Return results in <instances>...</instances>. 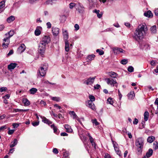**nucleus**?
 Returning <instances> with one entry per match:
<instances>
[{"instance_id": "1", "label": "nucleus", "mask_w": 158, "mask_h": 158, "mask_svg": "<svg viewBox=\"0 0 158 158\" xmlns=\"http://www.w3.org/2000/svg\"><path fill=\"white\" fill-rule=\"evenodd\" d=\"M147 30V27L145 23L140 24L135 31L133 36L134 39L139 41V40L142 39L144 36L145 35Z\"/></svg>"}, {"instance_id": "2", "label": "nucleus", "mask_w": 158, "mask_h": 158, "mask_svg": "<svg viewBox=\"0 0 158 158\" xmlns=\"http://www.w3.org/2000/svg\"><path fill=\"white\" fill-rule=\"evenodd\" d=\"M144 144V139L142 137H139L136 140L135 145L138 155H139L142 153Z\"/></svg>"}, {"instance_id": "3", "label": "nucleus", "mask_w": 158, "mask_h": 158, "mask_svg": "<svg viewBox=\"0 0 158 158\" xmlns=\"http://www.w3.org/2000/svg\"><path fill=\"white\" fill-rule=\"evenodd\" d=\"M14 34V32L13 31H10L8 33L5 34L6 37L4 38L3 40L4 42L2 44V46L3 48H6L8 47V45L10 43V38Z\"/></svg>"}, {"instance_id": "4", "label": "nucleus", "mask_w": 158, "mask_h": 158, "mask_svg": "<svg viewBox=\"0 0 158 158\" xmlns=\"http://www.w3.org/2000/svg\"><path fill=\"white\" fill-rule=\"evenodd\" d=\"M48 66V64L46 63H44L41 65V66L39 69V72L40 76L42 77L45 76L46 73V71L47 70Z\"/></svg>"}, {"instance_id": "5", "label": "nucleus", "mask_w": 158, "mask_h": 158, "mask_svg": "<svg viewBox=\"0 0 158 158\" xmlns=\"http://www.w3.org/2000/svg\"><path fill=\"white\" fill-rule=\"evenodd\" d=\"M107 84L111 86H114L115 84H117V82L116 80H114L112 78H106L104 79Z\"/></svg>"}, {"instance_id": "6", "label": "nucleus", "mask_w": 158, "mask_h": 158, "mask_svg": "<svg viewBox=\"0 0 158 158\" xmlns=\"http://www.w3.org/2000/svg\"><path fill=\"white\" fill-rule=\"evenodd\" d=\"M95 77H90L89 78L85 80L84 83L88 85H91L94 83Z\"/></svg>"}, {"instance_id": "7", "label": "nucleus", "mask_w": 158, "mask_h": 158, "mask_svg": "<svg viewBox=\"0 0 158 158\" xmlns=\"http://www.w3.org/2000/svg\"><path fill=\"white\" fill-rule=\"evenodd\" d=\"M46 45H44L41 43H40L38 48L39 52L41 55L43 54L45 50Z\"/></svg>"}, {"instance_id": "8", "label": "nucleus", "mask_w": 158, "mask_h": 158, "mask_svg": "<svg viewBox=\"0 0 158 158\" xmlns=\"http://www.w3.org/2000/svg\"><path fill=\"white\" fill-rule=\"evenodd\" d=\"M113 142V146L114 149V150L118 155L120 156H122L121 152L119 150V146L118 144H117L116 143H114V142L113 141H112Z\"/></svg>"}, {"instance_id": "9", "label": "nucleus", "mask_w": 158, "mask_h": 158, "mask_svg": "<svg viewBox=\"0 0 158 158\" xmlns=\"http://www.w3.org/2000/svg\"><path fill=\"white\" fill-rule=\"evenodd\" d=\"M76 10L80 13H83L84 11V7L80 3H78L76 6Z\"/></svg>"}, {"instance_id": "10", "label": "nucleus", "mask_w": 158, "mask_h": 158, "mask_svg": "<svg viewBox=\"0 0 158 158\" xmlns=\"http://www.w3.org/2000/svg\"><path fill=\"white\" fill-rule=\"evenodd\" d=\"M50 41V38L48 36H45L43 37L42 40L40 43L46 45Z\"/></svg>"}, {"instance_id": "11", "label": "nucleus", "mask_w": 158, "mask_h": 158, "mask_svg": "<svg viewBox=\"0 0 158 158\" xmlns=\"http://www.w3.org/2000/svg\"><path fill=\"white\" fill-rule=\"evenodd\" d=\"M26 48V46L23 44H21L18 48L17 52L19 53H21L25 50Z\"/></svg>"}, {"instance_id": "12", "label": "nucleus", "mask_w": 158, "mask_h": 158, "mask_svg": "<svg viewBox=\"0 0 158 158\" xmlns=\"http://www.w3.org/2000/svg\"><path fill=\"white\" fill-rule=\"evenodd\" d=\"M87 106L94 110H96L95 106L93 102L91 101H88L86 103Z\"/></svg>"}, {"instance_id": "13", "label": "nucleus", "mask_w": 158, "mask_h": 158, "mask_svg": "<svg viewBox=\"0 0 158 158\" xmlns=\"http://www.w3.org/2000/svg\"><path fill=\"white\" fill-rule=\"evenodd\" d=\"M52 31L53 35L56 36L59 33V29L58 28L53 27L52 28Z\"/></svg>"}, {"instance_id": "14", "label": "nucleus", "mask_w": 158, "mask_h": 158, "mask_svg": "<svg viewBox=\"0 0 158 158\" xmlns=\"http://www.w3.org/2000/svg\"><path fill=\"white\" fill-rule=\"evenodd\" d=\"M41 118L42 119V121L45 123H46L49 125L52 124V122L50 121L49 120L47 119L44 117H42L40 116Z\"/></svg>"}, {"instance_id": "15", "label": "nucleus", "mask_w": 158, "mask_h": 158, "mask_svg": "<svg viewBox=\"0 0 158 158\" xmlns=\"http://www.w3.org/2000/svg\"><path fill=\"white\" fill-rule=\"evenodd\" d=\"M113 50L114 53H118V52H119L124 53L125 51L123 50L121 48H119L117 47H115L113 48Z\"/></svg>"}, {"instance_id": "16", "label": "nucleus", "mask_w": 158, "mask_h": 158, "mask_svg": "<svg viewBox=\"0 0 158 158\" xmlns=\"http://www.w3.org/2000/svg\"><path fill=\"white\" fill-rule=\"evenodd\" d=\"M18 64L16 63H11L8 66V68L9 70H11L13 69Z\"/></svg>"}, {"instance_id": "17", "label": "nucleus", "mask_w": 158, "mask_h": 158, "mask_svg": "<svg viewBox=\"0 0 158 158\" xmlns=\"http://www.w3.org/2000/svg\"><path fill=\"white\" fill-rule=\"evenodd\" d=\"M144 14L145 16L148 18H152L153 16L151 11L150 10L144 13Z\"/></svg>"}, {"instance_id": "18", "label": "nucleus", "mask_w": 158, "mask_h": 158, "mask_svg": "<svg viewBox=\"0 0 158 158\" xmlns=\"http://www.w3.org/2000/svg\"><path fill=\"white\" fill-rule=\"evenodd\" d=\"M63 34L64 36V38L65 41L68 40V33L67 31L65 30L63 32Z\"/></svg>"}, {"instance_id": "19", "label": "nucleus", "mask_w": 158, "mask_h": 158, "mask_svg": "<svg viewBox=\"0 0 158 158\" xmlns=\"http://www.w3.org/2000/svg\"><path fill=\"white\" fill-rule=\"evenodd\" d=\"M57 1V0H47L45 2V4L46 5H52L55 3Z\"/></svg>"}, {"instance_id": "20", "label": "nucleus", "mask_w": 158, "mask_h": 158, "mask_svg": "<svg viewBox=\"0 0 158 158\" xmlns=\"http://www.w3.org/2000/svg\"><path fill=\"white\" fill-rule=\"evenodd\" d=\"M64 128L68 132H71L73 130L71 128L70 126L68 125H65L64 126Z\"/></svg>"}, {"instance_id": "21", "label": "nucleus", "mask_w": 158, "mask_h": 158, "mask_svg": "<svg viewBox=\"0 0 158 158\" xmlns=\"http://www.w3.org/2000/svg\"><path fill=\"white\" fill-rule=\"evenodd\" d=\"M65 50L66 52H68L69 50V42L68 40L65 41Z\"/></svg>"}, {"instance_id": "22", "label": "nucleus", "mask_w": 158, "mask_h": 158, "mask_svg": "<svg viewBox=\"0 0 158 158\" xmlns=\"http://www.w3.org/2000/svg\"><path fill=\"white\" fill-rule=\"evenodd\" d=\"M152 150L151 149H149L148 151L147 152L146 156H147L146 158H148L150 157L152 155Z\"/></svg>"}, {"instance_id": "23", "label": "nucleus", "mask_w": 158, "mask_h": 158, "mask_svg": "<svg viewBox=\"0 0 158 158\" xmlns=\"http://www.w3.org/2000/svg\"><path fill=\"white\" fill-rule=\"evenodd\" d=\"M128 98L130 99H132L134 98L135 97V94L133 91L130 92L127 95Z\"/></svg>"}, {"instance_id": "24", "label": "nucleus", "mask_w": 158, "mask_h": 158, "mask_svg": "<svg viewBox=\"0 0 158 158\" xmlns=\"http://www.w3.org/2000/svg\"><path fill=\"white\" fill-rule=\"evenodd\" d=\"M37 89L34 88H32L29 90L30 94H35L37 92Z\"/></svg>"}, {"instance_id": "25", "label": "nucleus", "mask_w": 158, "mask_h": 158, "mask_svg": "<svg viewBox=\"0 0 158 158\" xmlns=\"http://www.w3.org/2000/svg\"><path fill=\"white\" fill-rule=\"evenodd\" d=\"M23 102L25 106H28L30 104V102L26 98L23 99Z\"/></svg>"}, {"instance_id": "26", "label": "nucleus", "mask_w": 158, "mask_h": 158, "mask_svg": "<svg viewBox=\"0 0 158 158\" xmlns=\"http://www.w3.org/2000/svg\"><path fill=\"white\" fill-rule=\"evenodd\" d=\"M89 140L92 144V146H94V148L95 149L96 148V144L95 142H94L93 139L91 136H89Z\"/></svg>"}, {"instance_id": "27", "label": "nucleus", "mask_w": 158, "mask_h": 158, "mask_svg": "<svg viewBox=\"0 0 158 158\" xmlns=\"http://www.w3.org/2000/svg\"><path fill=\"white\" fill-rule=\"evenodd\" d=\"M15 19L14 17L13 16H11L7 19L6 21L8 23H10L13 21Z\"/></svg>"}, {"instance_id": "28", "label": "nucleus", "mask_w": 158, "mask_h": 158, "mask_svg": "<svg viewBox=\"0 0 158 158\" xmlns=\"http://www.w3.org/2000/svg\"><path fill=\"white\" fill-rule=\"evenodd\" d=\"M17 142L18 141L16 139H14L13 142L11 143L12 144L10 145V147L12 148L15 146L17 144Z\"/></svg>"}, {"instance_id": "29", "label": "nucleus", "mask_w": 158, "mask_h": 158, "mask_svg": "<svg viewBox=\"0 0 158 158\" xmlns=\"http://www.w3.org/2000/svg\"><path fill=\"white\" fill-rule=\"evenodd\" d=\"M144 120L145 121H147L148 120V118L149 117V113L147 111L145 112L144 114Z\"/></svg>"}, {"instance_id": "30", "label": "nucleus", "mask_w": 158, "mask_h": 158, "mask_svg": "<svg viewBox=\"0 0 158 158\" xmlns=\"http://www.w3.org/2000/svg\"><path fill=\"white\" fill-rule=\"evenodd\" d=\"M150 30L152 33H156V26L155 25L151 27Z\"/></svg>"}, {"instance_id": "31", "label": "nucleus", "mask_w": 158, "mask_h": 158, "mask_svg": "<svg viewBox=\"0 0 158 158\" xmlns=\"http://www.w3.org/2000/svg\"><path fill=\"white\" fill-rule=\"evenodd\" d=\"M155 138L153 136L149 137L147 139V141L150 143H152L154 140Z\"/></svg>"}, {"instance_id": "32", "label": "nucleus", "mask_w": 158, "mask_h": 158, "mask_svg": "<svg viewBox=\"0 0 158 158\" xmlns=\"http://www.w3.org/2000/svg\"><path fill=\"white\" fill-rule=\"evenodd\" d=\"M69 114L71 115H72L73 116V119H75L77 118V116L76 114L73 111H70Z\"/></svg>"}, {"instance_id": "33", "label": "nucleus", "mask_w": 158, "mask_h": 158, "mask_svg": "<svg viewBox=\"0 0 158 158\" xmlns=\"http://www.w3.org/2000/svg\"><path fill=\"white\" fill-rule=\"evenodd\" d=\"M110 76L112 77L115 78L116 77L117 74L114 72H111L110 73Z\"/></svg>"}, {"instance_id": "34", "label": "nucleus", "mask_w": 158, "mask_h": 158, "mask_svg": "<svg viewBox=\"0 0 158 158\" xmlns=\"http://www.w3.org/2000/svg\"><path fill=\"white\" fill-rule=\"evenodd\" d=\"M66 19V17L65 15H62L60 17V20L61 23H64Z\"/></svg>"}, {"instance_id": "35", "label": "nucleus", "mask_w": 158, "mask_h": 158, "mask_svg": "<svg viewBox=\"0 0 158 158\" xmlns=\"http://www.w3.org/2000/svg\"><path fill=\"white\" fill-rule=\"evenodd\" d=\"M5 1H2L0 2V10L5 6Z\"/></svg>"}, {"instance_id": "36", "label": "nucleus", "mask_w": 158, "mask_h": 158, "mask_svg": "<svg viewBox=\"0 0 158 158\" xmlns=\"http://www.w3.org/2000/svg\"><path fill=\"white\" fill-rule=\"evenodd\" d=\"M95 56L94 54H92L88 56L87 57V59L91 61L94 59Z\"/></svg>"}, {"instance_id": "37", "label": "nucleus", "mask_w": 158, "mask_h": 158, "mask_svg": "<svg viewBox=\"0 0 158 158\" xmlns=\"http://www.w3.org/2000/svg\"><path fill=\"white\" fill-rule=\"evenodd\" d=\"M51 127L54 130V132L56 133L57 130V129L54 124H53L51 126Z\"/></svg>"}, {"instance_id": "38", "label": "nucleus", "mask_w": 158, "mask_h": 158, "mask_svg": "<svg viewBox=\"0 0 158 158\" xmlns=\"http://www.w3.org/2000/svg\"><path fill=\"white\" fill-rule=\"evenodd\" d=\"M41 33L40 31L38 29L36 28L35 31V34L36 35L38 36Z\"/></svg>"}, {"instance_id": "39", "label": "nucleus", "mask_w": 158, "mask_h": 158, "mask_svg": "<svg viewBox=\"0 0 158 158\" xmlns=\"http://www.w3.org/2000/svg\"><path fill=\"white\" fill-rule=\"evenodd\" d=\"M107 103L110 104L111 105H113V101L112 99L111 98H109L107 100Z\"/></svg>"}, {"instance_id": "40", "label": "nucleus", "mask_w": 158, "mask_h": 158, "mask_svg": "<svg viewBox=\"0 0 158 158\" xmlns=\"http://www.w3.org/2000/svg\"><path fill=\"white\" fill-rule=\"evenodd\" d=\"M153 148L155 150H156L158 148V142L155 141L153 143Z\"/></svg>"}, {"instance_id": "41", "label": "nucleus", "mask_w": 158, "mask_h": 158, "mask_svg": "<svg viewBox=\"0 0 158 158\" xmlns=\"http://www.w3.org/2000/svg\"><path fill=\"white\" fill-rule=\"evenodd\" d=\"M77 4L73 2H71L69 4L70 8L73 9L74 7L76 6Z\"/></svg>"}, {"instance_id": "42", "label": "nucleus", "mask_w": 158, "mask_h": 158, "mask_svg": "<svg viewBox=\"0 0 158 158\" xmlns=\"http://www.w3.org/2000/svg\"><path fill=\"white\" fill-rule=\"evenodd\" d=\"M52 99L54 101L56 102H59L60 100V98L58 97H52Z\"/></svg>"}, {"instance_id": "43", "label": "nucleus", "mask_w": 158, "mask_h": 158, "mask_svg": "<svg viewBox=\"0 0 158 158\" xmlns=\"http://www.w3.org/2000/svg\"><path fill=\"white\" fill-rule=\"evenodd\" d=\"M89 99L90 100L89 101H91L92 102L94 101L95 100V98L94 96L93 95H90L89 97Z\"/></svg>"}, {"instance_id": "44", "label": "nucleus", "mask_w": 158, "mask_h": 158, "mask_svg": "<svg viewBox=\"0 0 158 158\" xmlns=\"http://www.w3.org/2000/svg\"><path fill=\"white\" fill-rule=\"evenodd\" d=\"M134 69L133 67L132 66H129L127 69V70L130 72H132L134 71Z\"/></svg>"}, {"instance_id": "45", "label": "nucleus", "mask_w": 158, "mask_h": 158, "mask_svg": "<svg viewBox=\"0 0 158 158\" xmlns=\"http://www.w3.org/2000/svg\"><path fill=\"white\" fill-rule=\"evenodd\" d=\"M97 52H98L99 54L100 55H102L104 54V52L103 50L98 49L96 51Z\"/></svg>"}, {"instance_id": "46", "label": "nucleus", "mask_w": 158, "mask_h": 158, "mask_svg": "<svg viewBox=\"0 0 158 158\" xmlns=\"http://www.w3.org/2000/svg\"><path fill=\"white\" fill-rule=\"evenodd\" d=\"M8 130L9 131L8 132V133L9 135L12 134L15 131V130H10L9 128H8Z\"/></svg>"}, {"instance_id": "47", "label": "nucleus", "mask_w": 158, "mask_h": 158, "mask_svg": "<svg viewBox=\"0 0 158 158\" xmlns=\"http://www.w3.org/2000/svg\"><path fill=\"white\" fill-rule=\"evenodd\" d=\"M127 62V60L126 59H123L121 61V63L123 64H126Z\"/></svg>"}, {"instance_id": "48", "label": "nucleus", "mask_w": 158, "mask_h": 158, "mask_svg": "<svg viewBox=\"0 0 158 158\" xmlns=\"http://www.w3.org/2000/svg\"><path fill=\"white\" fill-rule=\"evenodd\" d=\"M92 122L93 124H94L96 126L99 124V123L97 121L96 119L92 120Z\"/></svg>"}, {"instance_id": "49", "label": "nucleus", "mask_w": 158, "mask_h": 158, "mask_svg": "<svg viewBox=\"0 0 158 158\" xmlns=\"http://www.w3.org/2000/svg\"><path fill=\"white\" fill-rule=\"evenodd\" d=\"M20 124V123H14L13 124L12 126H13V128H17L19 126V124Z\"/></svg>"}, {"instance_id": "50", "label": "nucleus", "mask_w": 158, "mask_h": 158, "mask_svg": "<svg viewBox=\"0 0 158 158\" xmlns=\"http://www.w3.org/2000/svg\"><path fill=\"white\" fill-rule=\"evenodd\" d=\"M7 89L6 87H3L0 88V92H3V91H6L7 90Z\"/></svg>"}, {"instance_id": "51", "label": "nucleus", "mask_w": 158, "mask_h": 158, "mask_svg": "<svg viewBox=\"0 0 158 158\" xmlns=\"http://www.w3.org/2000/svg\"><path fill=\"white\" fill-rule=\"evenodd\" d=\"M77 120L80 123V124L81 125H82V123L81 122V120H82V121L84 120V118H82L81 119H80L78 117L77 118H76Z\"/></svg>"}, {"instance_id": "52", "label": "nucleus", "mask_w": 158, "mask_h": 158, "mask_svg": "<svg viewBox=\"0 0 158 158\" xmlns=\"http://www.w3.org/2000/svg\"><path fill=\"white\" fill-rule=\"evenodd\" d=\"M74 27L75 28V30L76 31H77L79 29V25L77 24H75L74 26Z\"/></svg>"}, {"instance_id": "53", "label": "nucleus", "mask_w": 158, "mask_h": 158, "mask_svg": "<svg viewBox=\"0 0 158 158\" xmlns=\"http://www.w3.org/2000/svg\"><path fill=\"white\" fill-rule=\"evenodd\" d=\"M13 53V51L12 50H10L9 52L7 54V56H8L11 55H12Z\"/></svg>"}, {"instance_id": "54", "label": "nucleus", "mask_w": 158, "mask_h": 158, "mask_svg": "<svg viewBox=\"0 0 158 158\" xmlns=\"http://www.w3.org/2000/svg\"><path fill=\"white\" fill-rule=\"evenodd\" d=\"M46 25L47 26V28H50L51 27V24L49 22H47L46 23Z\"/></svg>"}, {"instance_id": "55", "label": "nucleus", "mask_w": 158, "mask_h": 158, "mask_svg": "<svg viewBox=\"0 0 158 158\" xmlns=\"http://www.w3.org/2000/svg\"><path fill=\"white\" fill-rule=\"evenodd\" d=\"M118 94L119 99L120 100L122 98V95L121 94V93H120V91L119 89L118 90Z\"/></svg>"}, {"instance_id": "56", "label": "nucleus", "mask_w": 158, "mask_h": 158, "mask_svg": "<svg viewBox=\"0 0 158 158\" xmlns=\"http://www.w3.org/2000/svg\"><path fill=\"white\" fill-rule=\"evenodd\" d=\"M138 122V120L137 119L135 118L134 121L133 122V123L134 124L136 125Z\"/></svg>"}, {"instance_id": "57", "label": "nucleus", "mask_w": 158, "mask_h": 158, "mask_svg": "<svg viewBox=\"0 0 158 158\" xmlns=\"http://www.w3.org/2000/svg\"><path fill=\"white\" fill-rule=\"evenodd\" d=\"M53 152L54 153L57 154L58 153V151L57 148H54L53 150Z\"/></svg>"}, {"instance_id": "58", "label": "nucleus", "mask_w": 158, "mask_h": 158, "mask_svg": "<svg viewBox=\"0 0 158 158\" xmlns=\"http://www.w3.org/2000/svg\"><path fill=\"white\" fill-rule=\"evenodd\" d=\"M10 95L9 94H6L3 97V98L4 99L6 98V99H8L10 98Z\"/></svg>"}, {"instance_id": "59", "label": "nucleus", "mask_w": 158, "mask_h": 158, "mask_svg": "<svg viewBox=\"0 0 158 158\" xmlns=\"http://www.w3.org/2000/svg\"><path fill=\"white\" fill-rule=\"evenodd\" d=\"M14 111L15 112H18L22 111V110H21V109H15L14 110Z\"/></svg>"}, {"instance_id": "60", "label": "nucleus", "mask_w": 158, "mask_h": 158, "mask_svg": "<svg viewBox=\"0 0 158 158\" xmlns=\"http://www.w3.org/2000/svg\"><path fill=\"white\" fill-rule=\"evenodd\" d=\"M39 124V122H35L32 123V124L34 126H38Z\"/></svg>"}, {"instance_id": "61", "label": "nucleus", "mask_w": 158, "mask_h": 158, "mask_svg": "<svg viewBox=\"0 0 158 158\" xmlns=\"http://www.w3.org/2000/svg\"><path fill=\"white\" fill-rule=\"evenodd\" d=\"M40 104L42 105L45 106L46 105V103L44 101L41 100L40 102Z\"/></svg>"}, {"instance_id": "62", "label": "nucleus", "mask_w": 158, "mask_h": 158, "mask_svg": "<svg viewBox=\"0 0 158 158\" xmlns=\"http://www.w3.org/2000/svg\"><path fill=\"white\" fill-rule=\"evenodd\" d=\"M154 13L156 15H158V9H156L154 10Z\"/></svg>"}, {"instance_id": "63", "label": "nucleus", "mask_w": 158, "mask_h": 158, "mask_svg": "<svg viewBox=\"0 0 158 158\" xmlns=\"http://www.w3.org/2000/svg\"><path fill=\"white\" fill-rule=\"evenodd\" d=\"M105 158H111V157L108 154H106L104 156Z\"/></svg>"}, {"instance_id": "64", "label": "nucleus", "mask_w": 158, "mask_h": 158, "mask_svg": "<svg viewBox=\"0 0 158 158\" xmlns=\"http://www.w3.org/2000/svg\"><path fill=\"white\" fill-rule=\"evenodd\" d=\"M155 105H157V109H158V98H157L155 102Z\"/></svg>"}]
</instances>
